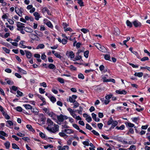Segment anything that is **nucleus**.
Listing matches in <instances>:
<instances>
[{"label": "nucleus", "mask_w": 150, "mask_h": 150, "mask_svg": "<svg viewBox=\"0 0 150 150\" xmlns=\"http://www.w3.org/2000/svg\"><path fill=\"white\" fill-rule=\"evenodd\" d=\"M47 124L48 125L47 129L48 131L54 133L59 131V126L54 124L52 121L49 118L47 119Z\"/></svg>", "instance_id": "1"}, {"label": "nucleus", "mask_w": 150, "mask_h": 150, "mask_svg": "<svg viewBox=\"0 0 150 150\" xmlns=\"http://www.w3.org/2000/svg\"><path fill=\"white\" fill-rule=\"evenodd\" d=\"M15 11L16 13L20 16L21 17L23 13V8H15Z\"/></svg>", "instance_id": "2"}, {"label": "nucleus", "mask_w": 150, "mask_h": 150, "mask_svg": "<svg viewBox=\"0 0 150 150\" xmlns=\"http://www.w3.org/2000/svg\"><path fill=\"white\" fill-rule=\"evenodd\" d=\"M4 137H7L8 135L3 131H0V138L5 140L6 139Z\"/></svg>", "instance_id": "3"}, {"label": "nucleus", "mask_w": 150, "mask_h": 150, "mask_svg": "<svg viewBox=\"0 0 150 150\" xmlns=\"http://www.w3.org/2000/svg\"><path fill=\"white\" fill-rule=\"evenodd\" d=\"M133 24L135 27H140L142 25V23L137 20H135L133 22Z\"/></svg>", "instance_id": "4"}, {"label": "nucleus", "mask_w": 150, "mask_h": 150, "mask_svg": "<svg viewBox=\"0 0 150 150\" xmlns=\"http://www.w3.org/2000/svg\"><path fill=\"white\" fill-rule=\"evenodd\" d=\"M29 36L30 38L33 40H38V37L35 34L31 33L29 35Z\"/></svg>", "instance_id": "5"}, {"label": "nucleus", "mask_w": 150, "mask_h": 150, "mask_svg": "<svg viewBox=\"0 0 150 150\" xmlns=\"http://www.w3.org/2000/svg\"><path fill=\"white\" fill-rule=\"evenodd\" d=\"M25 52L26 57L28 59H30L32 56V53L26 50H25Z\"/></svg>", "instance_id": "6"}, {"label": "nucleus", "mask_w": 150, "mask_h": 150, "mask_svg": "<svg viewBox=\"0 0 150 150\" xmlns=\"http://www.w3.org/2000/svg\"><path fill=\"white\" fill-rule=\"evenodd\" d=\"M116 92L117 94H123L124 95H125L127 93V91L125 90H123L122 91H120V90H117L116 91Z\"/></svg>", "instance_id": "7"}, {"label": "nucleus", "mask_w": 150, "mask_h": 150, "mask_svg": "<svg viewBox=\"0 0 150 150\" xmlns=\"http://www.w3.org/2000/svg\"><path fill=\"white\" fill-rule=\"evenodd\" d=\"M91 115L92 118L96 122H98L100 121V119L99 118H96V115L95 114L93 113H92Z\"/></svg>", "instance_id": "8"}, {"label": "nucleus", "mask_w": 150, "mask_h": 150, "mask_svg": "<svg viewBox=\"0 0 150 150\" xmlns=\"http://www.w3.org/2000/svg\"><path fill=\"white\" fill-rule=\"evenodd\" d=\"M62 131H64V132H65L66 134H72L74 133V131H73V130L71 129H65L64 130H63Z\"/></svg>", "instance_id": "9"}, {"label": "nucleus", "mask_w": 150, "mask_h": 150, "mask_svg": "<svg viewBox=\"0 0 150 150\" xmlns=\"http://www.w3.org/2000/svg\"><path fill=\"white\" fill-rule=\"evenodd\" d=\"M31 111L33 113H34L35 115H37L38 114L39 110L36 108H32L31 109Z\"/></svg>", "instance_id": "10"}, {"label": "nucleus", "mask_w": 150, "mask_h": 150, "mask_svg": "<svg viewBox=\"0 0 150 150\" xmlns=\"http://www.w3.org/2000/svg\"><path fill=\"white\" fill-rule=\"evenodd\" d=\"M49 116H50L52 118V119H54V120H56V118H57V115H56L53 113L52 112H51L49 114Z\"/></svg>", "instance_id": "11"}, {"label": "nucleus", "mask_w": 150, "mask_h": 150, "mask_svg": "<svg viewBox=\"0 0 150 150\" xmlns=\"http://www.w3.org/2000/svg\"><path fill=\"white\" fill-rule=\"evenodd\" d=\"M59 148L58 150H68L69 148V147L67 146H65L63 147L61 146H58Z\"/></svg>", "instance_id": "12"}, {"label": "nucleus", "mask_w": 150, "mask_h": 150, "mask_svg": "<svg viewBox=\"0 0 150 150\" xmlns=\"http://www.w3.org/2000/svg\"><path fill=\"white\" fill-rule=\"evenodd\" d=\"M113 34L115 35H119L120 34L119 29L117 28H115Z\"/></svg>", "instance_id": "13"}, {"label": "nucleus", "mask_w": 150, "mask_h": 150, "mask_svg": "<svg viewBox=\"0 0 150 150\" xmlns=\"http://www.w3.org/2000/svg\"><path fill=\"white\" fill-rule=\"evenodd\" d=\"M33 15L35 16V19L37 20H38L39 18H40V15L37 12H34L33 13Z\"/></svg>", "instance_id": "14"}, {"label": "nucleus", "mask_w": 150, "mask_h": 150, "mask_svg": "<svg viewBox=\"0 0 150 150\" xmlns=\"http://www.w3.org/2000/svg\"><path fill=\"white\" fill-rule=\"evenodd\" d=\"M24 30L26 32L30 33H31L33 31V30L32 29L28 27L25 28L24 29Z\"/></svg>", "instance_id": "15"}, {"label": "nucleus", "mask_w": 150, "mask_h": 150, "mask_svg": "<svg viewBox=\"0 0 150 150\" xmlns=\"http://www.w3.org/2000/svg\"><path fill=\"white\" fill-rule=\"evenodd\" d=\"M40 116L41 121L44 122L45 121L46 118L43 114H40Z\"/></svg>", "instance_id": "16"}, {"label": "nucleus", "mask_w": 150, "mask_h": 150, "mask_svg": "<svg viewBox=\"0 0 150 150\" xmlns=\"http://www.w3.org/2000/svg\"><path fill=\"white\" fill-rule=\"evenodd\" d=\"M59 121L60 122H63V120L62 115L61 114L60 115H57V118Z\"/></svg>", "instance_id": "17"}, {"label": "nucleus", "mask_w": 150, "mask_h": 150, "mask_svg": "<svg viewBox=\"0 0 150 150\" xmlns=\"http://www.w3.org/2000/svg\"><path fill=\"white\" fill-rule=\"evenodd\" d=\"M118 124V122L116 121H113L112 124V126L110 128V129L113 128Z\"/></svg>", "instance_id": "18"}, {"label": "nucleus", "mask_w": 150, "mask_h": 150, "mask_svg": "<svg viewBox=\"0 0 150 150\" xmlns=\"http://www.w3.org/2000/svg\"><path fill=\"white\" fill-rule=\"evenodd\" d=\"M26 127L29 130L32 132H35L34 129L33 128L31 125H26Z\"/></svg>", "instance_id": "19"}, {"label": "nucleus", "mask_w": 150, "mask_h": 150, "mask_svg": "<svg viewBox=\"0 0 150 150\" xmlns=\"http://www.w3.org/2000/svg\"><path fill=\"white\" fill-rule=\"evenodd\" d=\"M104 66L103 65H101L99 67V69L101 71H102L104 70L103 72H105L107 71V70H104Z\"/></svg>", "instance_id": "20"}, {"label": "nucleus", "mask_w": 150, "mask_h": 150, "mask_svg": "<svg viewBox=\"0 0 150 150\" xmlns=\"http://www.w3.org/2000/svg\"><path fill=\"white\" fill-rule=\"evenodd\" d=\"M17 27H20V28H24L25 26L24 25L25 24L23 23H21L19 22H17Z\"/></svg>", "instance_id": "21"}, {"label": "nucleus", "mask_w": 150, "mask_h": 150, "mask_svg": "<svg viewBox=\"0 0 150 150\" xmlns=\"http://www.w3.org/2000/svg\"><path fill=\"white\" fill-rule=\"evenodd\" d=\"M17 68L18 69V71L20 72L23 74H26V71L24 70L23 69H21V68L18 67H17Z\"/></svg>", "instance_id": "22"}, {"label": "nucleus", "mask_w": 150, "mask_h": 150, "mask_svg": "<svg viewBox=\"0 0 150 150\" xmlns=\"http://www.w3.org/2000/svg\"><path fill=\"white\" fill-rule=\"evenodd\" d=\"M37 96H38V97L40 98V99L43 102V103L44 104H46V102L45 100V99L43 97H42L41 95L38 94Z\"/></svg>", "instance_id": "23"}, {"label": "nucleus", "mask_w": 150, "mask_h": 150, "mask_svg": "<svg viewBox=\"0 0 150 150\" xmlns=\"http://www.w3.org/2000/svg\"><path fill=\"white\" fill-rule=\"evenodd\" d=\"M23 105L27 109H31L32 107V106L29 104H24Z\"/></svg>", "instance_id": "24"}, {"label": "nucleus", "mask_w": 150, "mask_h": 150, "mask_svg": "<svg viewBox=\"0 0 150 150\" xmlns=\"http://www.w3.org/2000/svg\"><path fill=\"white\" fill-rule=\"evenodd\" d=\"M6 122L8 124V125H6V126L8 127L11 126L13 125V122L11 120H8L6 121Z\"/></svg>", "instance_id": "25"}, {"label": "nucleus", "mask_w": 150, "mask_h": 150, "mask_svg": "<svg viewBox=\"0 0 150 150\" xmlns=\"http://www.w3.org/2000/svg\"><path fill=\"white\" fill-rule=\"evenodd\" d=\"M5 24L6 25V27L9 28L11 30H13L14 28L13 26L8 25L7 23H6Z\"/></svg>", "instance_id": "26"}, {"label": "nucleus", "mask_w": 150, "mask_h": 150, "mask_svg": "<svg viewBox=\"0 0 150 150\" xmlns=\"http://www.w3.org/2000/svg\"><path fill=\"white\" fill-rule=\"evenodd\" d=\"M143 75V73L142 72H139V73H135L134 75L135 76H138L139 77H141Z\"/></svg>", "instance_id": "27"}, {"label": "nucleus", "mask_w": 150, "mask_h": 150, "mask_svg": "<svg viewBox=\"0 0 150 150\" xmlns=\"http://www.w3.org/2000/svg\"><path fill=\"white\" fill-rule=\"evenodd\" d=\"M46 25L49 27L52 28H53V26L51 23L50 21H48L46 23Z\"/></svg>", "instance_id": "28"}, {"label": "nucleus", "mask_w": 150, "mask_h": 150, "mask_svg": "<svg viewBox=\"0 0 150 150\" xmlns=\"http://www.w3.org/2000/svg\"><path fill=\"white\" fill-rule=\"evenodd\" d=\"M48 68L50 69H55V66L52 64H50L48 66Z\"/></svg>", "instance_id": "29"}, {"label": "nucleus", "mask_w": 150, "mask_h": 150, "mask_svg": "<svg viewBox=\"0 0 150 150\" xmlns=\"http://www.w3.org/2000/svg\"><path fill=\"white\" fill-rule=\"evenodd\" d=\"M126 23L127 25L128 26H129L130 28H131L132 27V23L129 21V20H127L126 21Z\"/></svg>", "instance_id": "30"}, {"label": "nucleus", "mask_w": 150, "mask_h": 150, "mask_svg": "<svg viewBox=\"0 0 150 150\" xmlns=\"http://www.w3.org/2000/svg\"><path fill=\"white\" fill-rule=\"evenodd\" d=\"M12 148L13 149H19V148L18 146L16 145L15 144L12 143Z\"/></svg>", "instance_id": "31"}, {"label": "nucleus", "mask_w": 150, "mask_h": 150, "mask_svg": "<svg viewBox=\"0 0 150 150\" xmlns=\"http://www.w3.org/2000/svg\"><path fill=\"white\" fill-rule=\"evenodd\" d=\"M67 110L69 112L71 115H72L75 113L74 111L70 108H68L67 109Z\"/></svg>", "instance_id": "32"}, {"label": "nucleus", "mask_w": 150, "mask_h": 150, "mask_svg": "<svg viewBox=\"0 0 150 150\" xmlns=\"http://www.w3.org/2000/svg\"><path fill=\"white\" fill-rule=\"evenodd\" d=\"M83 0H78V3L81 6H83V2L82 1Z\"/></svg>", "instance_id": "33"}, {"label": "nucleus", "mask_w": 150, "mask_h": 150, "mask_svg": "<svg viewBox=\"0 0 150 150\" xmlns=\"http://www.w3.org/2000/svg\"><path fill=\"white\" fill-rule=\"evenodd\" d=\"M43 110L48 115L51 112L49 110L46 108H44L43 109Z\"/></svg>", "instance_id": "34"}, {"label": "nucleus", "mask_w": 150, "mask_h": 150, "mask_svg": "<svg viewBox=\"0 0 150 150\" xmlns=\"http://www.w3.org/2000/svg\"><path fill=\"white\" fill-rule=\"evenodd\" d=\"M0 2L2 4L1 5L3 6H6L7 5V3L6 2L4 1V0H1Z\"/></svg>", "instance_id": "35"}, {"label": "nucleus", "mask_w": 150, "mask_h": 150, "mask_svg": "<svg viewBox=\"0 0 150 150\" xmlns=\"http://www.w3.org/2000/svg\"><path fill=\"white\" fill-rule=\"evenodd\" d=\"M89 53V52L88 50L84 52V55L86 58H87L88 57Z\"/></svg>", "instance_id": "36"}, {"label": "nucleus", "mask_w": 150, "mask_h": 150, "mask_svg": "<svg viewBox=\"0 0 150 150\" xmlns=\"http://www.w3.org/2000/svg\"><path fill=\"white\" fill-rule=\"evenodd\" d=\"M113 120L112 117H110L109 120L107 122V124L108 125H110L111 124H112V122H113Z\"/></svg>", "instance_id": "37"}, {"label": "nucleus", "mask_w": 150, "mask_h": 150, "mask_svg": "<svg viewBox=\"0 0 150 150\" xmlns=\"http://www.w3.org/2000/svg\"><path fill=\"white\" fill-rule=\"evenodd\" d=\"M57 80L61 83H63L64 82V79L61 78H57Z\"/></svg>", "instance_id": "38"}, {"label": "nucleus", "mask_w": 150, "mask_h": 150, "mask_svg": "<svg viewBox=\"0 0 150 150\" xmlns=\"http://www.w3.org/2000/svg\"><path fill=\"white\" fill-rule=\"evenodd\" d=\"M81 31L84 33H86L89 32V30L88 29L85 28H82L81 29Z\"/></svg>", "instance_id": "39"}, {"label": "nucleus", "mask_w": 150, "mask_h": 150, "mask_svg": "<svg viewBox=\"0 0 150 150\" xmlns=\"http://www.w3.org/2000/svg\"><path fill=\"white\" fill-rule=\"evenodd\" d=\"M73 103L74 105V108H76L79 106V104L77 102L75 101Z\"/></svg>", "instance_id": "40"}, {"label": "nucleus", "mask_w": 150, "mask_h": 150, "mask_svg": "<svg viewBox=\"0 0 150 150\" xmlns=\"http://www.w3.org/2000/svg\"><path fill=\"white\" fill-rule=\"evenodd\" d=\"M4 145L6 149H8L10 147V144L9 142H7L4 143Z\"/></svg>", "instance_id": "41"}, {"label": "nucleus", "mask_w": 150, "mask_h": 150, "mask_svg": "<svg viewBox=\"0 0 150 150\" xmlns=\"http://www.w3.org/2000/svg\"><path fill=\"white\" fill-rule=\"evenodd\" d=\"M116 128L117 129H118L123 130L125 128V126L123 125H122L120 127L117 126L116 127Z\"/></svg>", "instance_id": "42"}, {"label": "nucleus", "mask_w": 150, "mask_h": 150, "mask_svg": "<svg viewBox=\"0 0 150 150\" xmlns=\"http://www.w3.org/2000/svg\"><path fill=\"white\" fill-rule=\"evenodd\" d=\"M44 47V45L43 44H40L39 45L37 46L36 49H38L39 48L42 49Z\"/></svg>", "instance_id": "43"}, {"label": "nucleus", "mask_w": 150, "mask_h": 150, "mask_svg": "<svg viewBox=\"0 0 150 150\" xmlns=\"http://www.w3.org/2000/svg\"><path fill=\"white\" fill-rule=\"evenodd\" d=\"M100 50L102 51V52H104V51L105 50V48L103 46L101 45L99 49Z\"/></svg>", "instance_id": "44"}, {"label": "nucleus", "mask_w": 150, "mask_h": 150, "mask_svg": "<svg viewBox=\"0 0 150 150\" xmlns=\"http://www.w3.org/2000/svg\"><path fill=\"white\" fill-rule=\"evenodd\" d=\"M149 60V58L148 57H143V58H142L141 59V60L142 61H146V60Z\"/></svg>", "instance_id": "45"}, {"label": "nucleus", "mask_w": 150, "mask_h": 150, "mask_svg": "<svg viewBox=\"0 0 150 150\" xmlns=\"http://www.w3.org/2000/svg\"><path fill=\"white\" fill-rule=\"evenodd\" d=\"M50 99L51 101L53 103L55 102L56 101V98L53 96H52L51 97Z\"/></svg>", "instance_id": "46"}, {"label": "nucleus", "mask_w": 150, "mask_h": 150, "mask_svg": "<svg viewBox=\"0 0 150 150\" xmlns=\"http://www.w3.org/2000/svg\"><path fill=\"white\" fill-rule=\"evenodd\" d=\"M69 56L71 58H72L74 57V55L73 52L72 51H71L69 52Z\"/></svg>", "instance_id": "47"}, {"label": "nucleus", "mask_w": 150, "mask_h": 150, "mask_svg": "<svg viewBox=\"0 0 150 150\" xmlns=\"http://www.w3.org/2000/svg\"><path fill=\"white\" fill-rule=\"evenodd\" d=\"M91 132L94 135L97 136H99V134L95 130H93Z\"/></svg>", "instance_id": "48"}, {"label": "nucleus", "mask_w": 150, "mask_h": 150, "mask_svg": "<svg viewBox=\"0 0 150 150\" xmlns=\"http://www.w3.org/2000/svg\"><path fill=\"white\" fill-rule=\"evenodd\" d=\"M69 100L71 103H73L76 101L75 100L71 97H69Z\"/></svg>", "instance_id": "49"}, {"label": "nucleus", "mask_w": 150, "mask_h": 150, "mask_svg": "<svg viewBox=\"0 0 150 150\" xmlns=\"http://www.w3.org/2000/svg\"><path fill=\"white\" fill-rule=\"evenodd\" d=\"M54 55L57 57L59 58L60 59L62 57L60 55V54H58L57 53H54Z\"/></svg>", "instance_id": "50"}, {"label": "nucleus", "mask_w": 150, "mask_h": 150, "mask_svg": "<svg viewBox=\"0 0 150 150\" xmlns=\"http://www.w3.org/2000/svg\"><path fill=\"white\" fill-rule=\"evenodd\" d=\"M53 147V145L51 144H48L47 146H44V147L45 149H47L48 147L52 148Z\"/></svg>", "instance_id": "51"}, {"label": "nucleus", "mask_w": 150, "mask_h": 150, "mask_svg": "<svg viewBox=\"0 0 150 150\" xmlns=\"http://www.w3.org/2000/svg\"><path fill=\"white\" fill-rule=\"evenodd\" d=\"M89 140L88 139H86V141L83 142V144L84 145H85L87 146H88L89 145L88 142Z\"/></svg>", "instance_id": "52"}, {"label": "nucleus", "mask_w": 150, "mask_h": 150, "mask_svg": "<svg viewBox=\"0 0 150 150\" xmlns=\"http://www.w3.org/2000/svg\"><path fill=\"white\" fill-rule=\"evenodd\" d=\"M86 128L89 130H91L92 128L88 124H86Z\"/></svg>", "instance_id": "53"}, {"label": "nucleus", "mask_w": 150, "mask_h": 150, "mask_svg": "<svg viewBox=\"0 0 150 150\" xmlns=\"http://www.w3.org/2000/svg\"><path fill=\"white\" fill-rule=\"evenodd\" d=\"M112 94L108 95L105 97V98L106 99L109 100L110 99L112 98Z\"/></svg>", "instance_id": "54"}, {"label": "nucleus", "mask_w": 150, "mask_h": 150, "mask_svg": "<svg viewBox=\"0 0 150 150\" xmlns=\"http://www.w3.org/2000/svg\"><path fill=\"white\" fill-rule=\"evenodd\" d=\"M129 149V150H135L136 149L135 146L134 145H132L130 146Z\"/></svg>", "instance_id": "55"}, {"label": "nucleus", "mask_w": 150, "mask_h": 150, "mask_svg": "<svg viewBox=\"0 0 150 150\" xmlns=\"http://www.w3.org/2000/svg\"><path fill=\"white\" fill-rule=\"evenodd\" d=\"M70 69L72 71H76V68L75 67H74L72 65H71L70 66Z\"/></svg>", "instance_id": "56"}, {"label": "nucleus", "mask_w": 150, "mask_h": 150, "mask_svg": "<svg viewBox=\"0 0 150 150\" xmlns=\"http://www.w3.org/2000/svg\"><path fill=\"white\" fill-rule=\"evenodd\" d=\"M73 127L78 130H80V128L79 126L76 124H74L73 125Z\"/></svg>", "instance_id": "57"}, {"label": "nucleus", "mask_w": 150, "mask_h": 150, "mask_svg": "<svg viewBox=\"0 0 150 150\" xmlns=\"http://www.w3.org/2000/svg\"><path fill=\"white\" fill-rule=\"evenodd\" d=\"M63 132H64L62 131V132L59 133V135L61 137H64L66 135V134Z\"/></svg>", "instance_id": "58"}, {"label": "nucleus", "mask_w": 150, "mask_h": 150, "mask_svg": "<svg viewBox=\"0 0 150 150\" xmlns=\"http://www.w3.org/2000/svg\"><path fill=\"white\" fill-rule=\"evenodd\" d=\"M3 49L6 53H9L10 52V50L6 48L3 47Z\"/></svg>", "instance_id": "59"}, {"label": "nucleus", "mask_w": 150, "mask_h": 150, "mask_svg": "<svg viewBox=\"0 0 150 150\" xmlns=\"http://www.w3.org/2000/svg\"><path fill=\"white\" fill-rule=\"evenodd\" d=\"M39 91L40 93L41 94L44 93L45 92L44 89H42V88H39Z\"/></svg>", "instance_id": "60"}, {"label": "nucleus", "mask_w": 150, "mask_h": 150, "mask_svg": "<svg viewBox=\"0 0 150 150\" xmlns=\"http://www.w3.org/2000/svg\"><path fill=\"white\" fill-rule=\"evenodd\" d=\"M110 55L109 54H105V59L107 60H109L110 59Z\"/></svg>", "instance_id": "61"}, {"label": "nucleus", "mask_w": 150, "mask_h": 150, "mask_svg": "<svg viewBox=\"0 0 150 150\" xmlns=\"http://www.w3.org/2000/svg\"><path fill=\"white\" fill-rule=\"evenodd\" d=\"M78 78L79 79H84V76L81 73L79 74L78 75Z\"/></svg>", "instance_id": "62"}, {"label": "nucleus", "mask_w": 150, "mask_h": 150, "mask_svg": "<svg viewBox=\"0 0 150 150\" xmlns=\"http://www.w3.org/2000/svg\"><path fill=\"white\" fill-rule=\"evenodd\" d=\"M49 10L46 7H44L42 9V11L43 13H45L46 12H47V11L49 12Z\"/></svg>", "instance_id": "63"}, {"label": "nucleus", "mask_w": 150, "mask_h": 150, "mask_svg": "<svg viewBox=\"0 0 150 150\" xmlns=\"http://www.w3.org/2000/svg\"><path fill=\"white\" fill-rule=\"evenodd\" d=\"M127 125L128 127H134V124H133L129 122L127 123Z\"/></svg>", "instance_id": "64"}]
</instances>
